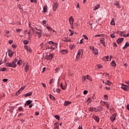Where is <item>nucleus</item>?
<instances>
[{
	"label": "nucleus",
	"instance_id": "32",
	"mask_svg": "<svg viewBox=\"0 0 129 129\" xmlns=\"http://www.w3.org/2000/svg\"><path fill=\"white\" fill-rule=\"evenodd\" d=\"M86 79H87L86 76L83 77L82 79V82H84V81H85V80H86Z\"/></svg>",
	"mask_w": 129,
	"mask_h": 129
},
{
	"label": "nucleus",
	"instance_id": "61",
	"mask_svg": "<svg viewBox=\"0 0 129 129\" xmlns=\"http://www.w3.org/2000/svg\"><path fill=\"white\" fill-rule=\"evenodd\" d=\"M97 67L98 68H99V69H100V68H101V67H102V66L100 65V64H98L97 65Z\"/></svg>",
	"mask_w": 129,
	"mask_h": 129
},
{
	"label": "nucleus",
	"instance_id": "39",
	"mask_svg": "<svg viewBox=\"0 0 129 129\" xmlns=\"http://www.w3.org/2000/svg\"><path fill=\"white\" fill-rule=\"evenodd\" d=\"M67 50H64V49H62L61 50V53H62V54H67Z\"/></svg>",
	"mask_w": 129,
	"mask_h": 129
},
{
	"label": "nucleus",
	"instance_id": "11",
	"mask_svg": "<svg viewBox=\"0 0 129 129\" xmlns=\"http://www.w3.org/2000/svg\"><path fill=\"white\" fill-rule=\"evenodd\" d=\"M123 40H124V39L123 38H118L116 40V42H117V44H120V43H121V42H122V41H123Z\"/></svg>",
	"mask_w": 129,
	"mask_h": 129
},
{
	"label": "nucleus",
	"instance_id": "21",
	"mask_svg": "<svg viewBox=\"0 0 129 129\" xmlns=\"http://www.w3.org/2000/svg\"><path fill=\"white\" fill-rule=\"evenodd\" d=\"M32 94H33V92H30L25 94L24 95L25 97H27L28 96H31V95H32Z\"/></svg>",
	"mask_w": 129,
	"mask_h": 129
},
{
	"label": "nucleus",
	"instance_id": "33",
	"mask_svg": "<svg viewBox=\"0 0 129 129\" xmlns=\"http://www.w3.org/2000/svg\"><path fill=\"white\" fill-rule=\"evenodd\" d=\"M12 63V68H15V67H17V64L13 62V61H12V63Z\"/></svg>",
	"mask_w": 129,
	"mask_h": 129
},
{
	"label": "nucleus",
	"instance_id": "29",
	"mask_svg": "<svg viewBox=\"0 0 129 129\" xmlns=\"http://www.w3.org/2000/svg\"><path fill=\"white\" fill-rule=\"evenodd\" d=\"M55 118H56V119H57L58 120H60L61 119V117H59V115H55L54 116Z\"/></svg>",
	"mask_w": 129,
	"mask_h": 129
},
{
	"label": "nucleus",
	"instance_id": "54",
	"mask_svg": "<svg viewBox=\"0 0 129 129\" xmlns=\"http://www.w3.org/2000/svg\"><path fill=\"white\" fill-rule=\"evenodd\" d=\"M25 87L23 86V87H22L19 90H20V91H22V90H24V89H25Z\"/></svg>",
	"mask_w": 129,
	"mask_h": 129
},
{
	"label": "nucleus",
	"instance_id": "28",
	"mask_svg": "<svg viewBox=\"0 0 129 129\" xmlns=\"http://www.w3.org/2000/svg\"><path fill=\"white\" fill-rule=\"evenodd\" d=\"M33 102V101L29 100H27L26 101V104L27 105H30V104H31V103H32Z\"/></svg>",
	"mask_w": 129,
	"mask_h": 129
},
{
	"label": "nucleus",
	"instance_id": "48",
	"mask_svg": "<svg viewBox=\"0 0 129 129\" xmlns=\"http://www.w3.org/2000/svg\"><path fill=\"white\" fill-rule=\"evenodd\" d=\"M18 65H21L22 64V60H19L17 62Z\"/></svg>",
	"mask_w": 129,
	"mask_h": 129
},
{
	"label": "nucleus",
	"instance_id": "43",
	"mask_svg": "<svg viewBox=\"0 0 129 129\" xmlns=\"http://www.w3.org/2000/svg\"><path fill=\"white\" fill-rule=\"evenodd\" d=\"M59 71H60V68H56V69H55L56 73H59Z\"/></svg>",
	"mask_w": 129,
	"mask_h": 129
},
{
	"label": "nucleus",
	"instance_id": "17",
	"mask_svg": "<svg viewBox=\"0 0 129 129\" xmlns=\"http://www.w3.org/2000/svg\"><path fill=\"white\" fill-rule=\"evenodd\" d=\"M111 82H110V81L107 80L105 81V84L106 85H108V86H110V85H111Z\"/></svg>",
	"mask_w": 129,
	"mask_h": 129
},
{
	"label": "nucleus",
	"instance_id": "60",
	"mask_svg": "<svg viewBox=\"0 0 129 129\" xmlns=\"http://www.w3.org/2000/svg\"><path fill=\"white\" fill-rule=\"evenodd\" d=\"M40 47H41V48L43 49V47H44V43H42L40 44Z\"/></svg>",
	"mask_w": 129,
	"mask_h": 129
},
{
	"label": "nucleus",
	"instance_id": "27",
	"mask_svg": "<svg viewBox=\"0 0 129 129\" xmlns=\"http://www.w3.org/2000/svg\"><path fill=\"white\" fill-rule=\"evenodd\" d=\"M100 7V5H97L96 6H95L93 9V11H96V10H98Z\"/></svg>",
	"mask_w": 129,
	"mask_h": 129
},
{
	"label": "nucleus",
	"instance_id": "31",
	"mask_svg": "<svg viewBox=\"0 0 129 129\" xmlns=\"http://www.w3.org/2000/svg\"><path fill=\"white\" fill-rule=\"evenodd\" d=\"M96 108H91V107H90V110L92 112H93V111H95H95H96Z\"/></svg>",
	"mask_w": 129,
	"mask_h": 129
},
{
	"label": "nucleus",
	"instance_id": "2",
	"mask_svg": "<svg viewBox=\"0 0 129 129\" xmlns=\"http://www.w3.org/2000/svg\"><path fill=\"white\" fill-rule=\"evenodd\" d=\"M53 57H54V54H50L49 55H46L45 56V59L46 60L51 61V60H52L53 59Z\"/></svg>",
	"mask_w": 129,
	"mask_h": 129
},
{
	"label": "nucleus",
	"instance_id": "18",
	"mask_svg": "<svg viewBox=\"0 0 129 129\" xmlns=\"http://www.w3.org/2000/svg\"><path fill=\"white\" fill-rule=\"evenodd\" d=\"M69 104H71V102L66 101L64 103V106H68V105H69Z\"/></svg>",
	"mask_w": 129,
	"mask_h": 129
},
{
	"label": "nucleus",
	"instance_id": "13",
	"mask_svg": "<svg viewBox=\"0 0 129 129\" xmlns=\"http://www.w3.org/2000/svg\"><path fill=\"white\" fill-rule=\"evenodd\" d=\"M128 87H129L128 86L124 85V87H121V88L125 90V91H127V90H128Z\"/></svg>",
	"mask_w": 129,
	"mask_h": 129
},
{
	"label": "nucleus",
	"instance_id": "40",
	"mask_svg": "<svg viewBox=\"0 0 129 129\" xmlns=\"http://www.w3.org/2000/svg\"><path fill=\"white\" fill-rule=\"evenodd\" d=\"M23 43L24 45H27L29 43V41L27 40H25L23 41Z\"/></svg>",
	"mask_w": 129,
	"mask_h": 129
},
{
	"label": "nucleus",
	"instance_id": "35",
	"mask_svg": "<svg viewBox=\"0 0 129 129\" xmlns=\"http://www.w3.org/2000/svg\"><path fill=\"white\" fill-rule=\"evenodd\" d=\"M49 98H50V99H51V100H55V97H54V96H53L52 95H49Z\"/></svg>",
	"mask_w": 129,
	"mask_h": 129
},
{
	"label": "nucleus",
	"instance_id": "47",
	"mask_svg": "<svg viewBox=\"0 0 129 129\" xmlns=\"http://www.w3.org/2000/svg\"><path fill=\"white\" fill-rule=\"evenodd\" d=\"M83 38L85 39V40H88V37H87V36H86V35H83Z\"/></svg>",
	"mask_w": 129,
	"mask_h": 129
},
{
	"label": "nucleus",
	"instance_id": "9",
	"mask_svg": "<svg viewBox=\"0 0 129 129\" xmlns=\"http://www.w3.org/2000/svg\"><path fill=\"white\" fill-rule=\"evenodd\" d=\"M35 33L37 34L38 39H40V38L42 37V35H43L42 31L41 32L35 31Z\"/></svg>",
	"mask_w": 129,
	"mask_h": 129
},
{
	"label": "nucleus",
	"instance_id": "51",
	"mask_svg": "<svg viewBox=\"0 0 129 129\" xmlns=\"http://www.w3.org/2000/svg\"><path fill=\"white\" fill-rule=\"evenodd\" d=\"M110 37L111 38H115V35H114V34H111L110 35Z\"/></svg>",
	"mask_w": 129,
	"mask_h": 129
},
{
	"label": "nucleus",
	"instance_id": "53",
	"mask_svg": "<svg viewBox=\"0 0 129 129\" xmlns=\"http://www.w3.org/2000/svg\"><path fill=\"white\" fill-rule=\"evenodd\" d=\"M113 47H117V44H116V42H113Z\"/></svg>",
	"mask_w": 129,
	"mask_h": 129
},
{
	"label": "nucleus",
	"instance_id": "46",
	"mask_svg": "<svg viewBox=\"0 0 129 129\" xmlns=\"http://www.w3.org/2000/svg\"><path fill=\"white\" fill-rule=\"evenodd\" d=\"M31 3H34V4H37V0H30Z\"/></svg>",
	"mask_w": 129,
	"mask_h": 129
},
{
	"label": "nucleus",
	"instance_id": "37",
	"mask_svg": "<svg viewBox=\"0 0 129 129\" xmlns=\"http://www.w3.org/2000/svg\"><path fill=\"white\" fill-rule=\"evenodd\" d=\"M21 91H22L19 89V90L16 92V93L15 94L16 96H18V94H20V93H21Z\"/></svg>",
	"mask_w": 129,
	"mask_h": 129
},
{
	"label": "nucleus",
	"instance_id": "3",
	"mask_svg": "<svg viewBox=\"0 0 129 129\" xmlns=\"http://www.w3.org/2000/svg\"><path fill=\"white\" fill-rule=\"evenodd\" d=\"M101 103L102 105H103V106L106 105V107H107V109H108L109 108V104H108V103L107 102L103 101V102H101Z\"/></svg>",
	"mask_w": 129,
	"mask_h": 129
},
{
	"label": "nucleus",
	"instance_id": "55",
	"mask_svg": "<svg viewBox=\"0 0 129 129\" xmlns=\"http://www.w3.org/2000/svg\"><path fill=\"white\" fill-rule=\"evenodd\" d=\"M8 79H3V82H8Z\"/></svg>",
	"mask_w": 129,
	"mask_h": 129
},
{
	"label": "nucleus",
	"instance_id": "59",
	"mask_svg": "<svg viewBox=\"0 0 129 129\" xmlns=\"http://www.w3.org/2000/svg\"><path fill=\"white\" fill-rule=\"evenodd\" d=\"M56 91L57 93H60V89H56Z\"/></svg>",
	"mask_w": 129,
	"mask_h": 129
},
{
	"label": "nucleus",
	"instance_id": "25",
	"mask_svg": "<svg viewBox=\"0 0 129 129\" xmlns=\"http://www.w3.org/2000/svg\"><path fill=\"white\" fill-rule=\"evenodd\" d=\"M110 25L112 26H115V22H114V19H112L110 22Z\"/></svg>",
	"mask_w": 129,
	"mask_h": 129
},
{
	"label": "nucleus",
	"instance_id": "16",
	"mask_svg": "<svg viewBox=\"0 0 129 129\" xmlns=\"http://www.w3.org/2000/svg\"><path fill=\"white\" fill-rule=\"evenodd\" d=\"M60 87L61 88V89H62V90H65V89H66V87H67V84H66V85L63 86V84L61 83L60 84Z\"/></svg>",
	"mask_w": 129,
	"mask_h": 129
},
{
	"label": "nucleus",
	"instance_id": "52",
	"mask_svg": "<svg viewBox=\"0 0 129 129\" xmlns=\"http://www.w3.org/2000/svg\"><path fill=\"white\" fill-rule=\"evenodd\" d=\"M87 93H88V91L87 90L84 91L83 94H87Z\"/></svg>",
	"mask_w": 129,
	"mask_h": 129
},
{
	"label": "nucleus",
	"instance_id": "22",
	"mask_svg": "<svg viewBox=\"0 0 129 129\" xmlns=\"http://www.w3.org/2000/svg\"><path fill=\"white\" fill-rule=\"evenodd\" d=\"M128 46H129L128 42L126 43L124 46L123 47V48H122L123 50H125V49H126V48H127V47H128Z\"/></svg>",
	"mask_w": 129,
	"mask_h": 129
},
{
	"label": "nucleus",
	"instance_id": "62",
	"mask_svg": "<svg viewBox=\"0 0 129 129\" xmlns=\"http://www.w3.org/2000/svg\"><path fill=\"white\" fill-rule=\"evenodd\" d=\"M39 114H40V113L38 111L35 112V115H39Z\"/></svg>",
	"mask_w": 129,
	"mask_h": 129
},
{
	"label": "nucleus",
	"instance_id": "14",
	"mask_svg": "<svg viewBox=\"0 0 129 129\" xmlns=\"http://www.w3.org/2000/svg\"><path fill=\"white\" fill-rule=\"evenodd\" d=\"M100 42L102 44V45L104 46V47H105V41H104V38H102L100 39Z\"/></svg>",
	"mask_w": 129,
	"mask_h": 129
},
{
	"label": "nucleus",
	"instance_id": "4",
	"mask_svg": "<svg viewBox=\"0 0 129 129\" xmlns=\"http://www.w3.org/2000/svg\"><path fill=\"white\" fill-rule=\"evenodd\" d=\"M29 67L30 65L29 64V63L27 62L24 68L25 72L27 73L28 71H29Z\"/></svg>",
	"mask_w": 129,
	"mask_h": 129
},
{
	"label": "nucleus",
	"instance_id": "36",
	"mask_svg": "<svg viewBox=\"0 0 129 129\" xmlns=\"http://www.w3.org/2000/svg\"><path fill=\"white\" fill-rule=\"evenodd\" d=\"M8 55L10 57H13V52L12 51H9Z\"/></svg>",
	"mask_w": 129,
	"mask_h": 129
},
{
	"label": "nucleus",
	"instance_id": "41",
	"mask_svg": "<svg viewBox=\"0 0 129 129\" xmlns=\"http://www.w3.org/2000/svg\"><path fill=\"white\" fill-rule=\"evenodd\" d=\"M46 28L47 29V30H48V31H52V30H53V29H52V28H51L50 26H47Z\"/></svg>",
	"mask_w": 129,
	"mask_h": 129
},
{
	"label": "nucleus",
	"instance_id": "8",
	"mask_svg": "<svg viewBox=\"0 0 129 129\" xmlns=\"http://www.w3.org/2000/svg\"><path fill=\"white\" fill-rule=\"evenodd\" d=\"M115 117H116V114L115 113V114H113L112 116H111V117H110L111 121L113 122V121H114V120H115Z\"/></svg>",
	"mask_w": 129,
	"mask_h": 129
},
{
	"label": "nucleus",
	"instance_id": "5",
	"mask_svg": "<svg viewBox=\"0 0 129 129\" xmlns=\"http://www.w3.org/2000/svg\"><path fill=\"white\" fill-rule=\"evenodd\" d=\"M24 48L27 51V52H29V53L32 52V49H31V47H30V46L28 45H25Z\"/></svg>",
	"mask_w": 129,
	"mask_h": 129
},
{
	"label": "nucleus",
	"instance_id": "15",
	"mask_svg": "<svg viewBox=\"0 0 129 129\" xmlns=\"http://www.w3.org/2000/svg\"><path fill=\"white\" fill-rule=\"evenodd\" d=\"M114 5L115 6H116L118 9H120V8H121V6H120V5H119V3L117 1L115 2Z\"/></svg>",
	"mask_w": 129,
	"mask_h": 129
},
{
	"label": "nucleus",
	"instance_id": "7",
	"mask_svg": "<svg viewBox=\"0 0 129 129\" xmlns=\"http://www.w3.org/2000/svg\"><path fill=\"white\" fill-rule=\"evenodd\" d=\"M48 43L49 44V45H52V46L54 47V48H55V47H57V43L53 41H49Z\"/></svg>",
	"mask_w": 129,
	"mask_h": 129
},
{
	"label": "nucleus",
	"instance_id": "26",
	"mask_svg": "<svg viewBox=\"0 0 129 129\" xmlns=\"http://www.w3.org/2000/svg\"><path fill=\"white\" fill-rule=\"evenodd\" d=\"M6 67H12L13 68V66H12V63L10 62H7L6 64Z\"/></svg>",
	"mask_w": 129,
	"mask_h": 129
},
{
	"label": "nucleus",
	"instance_id": "45",
	"mask_svg": "<svg viewBox=\"0 0 129 129\" xmlns=\"http://www.w3.org/2000/svg\"><path fill=\"white\" fill-rule=\"evenodd\" d=\"M123 37H124V38H126V37H129V33H128L127 34H123Z\"/></svg>",
	"mask_w": 129,
	"mask_h": 129
},
{
	"label": "nucleus",
	"instance_id": "50",
	"mask_svg": "<svg viewBox=\"0 0 129 129\" xmlns=\"http://www.w3.org/2000/svg\"><path fill=\"white\" fill-rule=\"evenodd\" d=\"M6 70H7V68H1V71H2V72L4 71H6Z\"/></svg>",
	"mask_w": 129,
	"mask_h": 129
},
{
	"label": "nucleus",
	"instance_id": "1",
	"mask_svg": "<svg viewBox=\"0 0 129 129\" xmlns=\"http://www.w3.org/2000/svg\"><path fill=\"white\" fill-rule=\"evenodd\" d=\"M80 55H83V49H79L76 56V60H79L80 59Z\"/></svg>",
	"mask_w": 129,
	"mask_h": 129
},
{
	"label": "nucleus",
	"instance_id": "57",
	"mask_svg": "<svg viewBox=\"0 0 129 129\" xmlns=\"http://www.w3.org/2000/svg\"><path fill=\"white\" fill-rule=\"evenodd\" d=\"M105 89H106V90H110V87H105Z\"/></svg>",
	"mask_w": 129,
	"mask_h": 129
},
{
	"label": "nucleus",
	"instance_id": "19",
	"mask_svg": "<svg viewBox=\"0 0 129 129\" xmlns=\"http://www.w3.org/2000/svg\"><path fill=\"white\" fill-rule=\"evenodd\" d=\"M93 54H94V55H96L98 54V50H97V49L95 48L93 50Z\"/></svg>",
	"mask_w": 129,
	"mask_h": 129
},
{
	"label": "nucleus",
	"instance_id": "56",
	"mask_svg": "<svg viewBox=\"0 0 129 129\" xmlns=\"http://www.w3.org/2000/svg\"><path fill=\"white\" fill-rule=\"evenodd\" d=\"M54 81V79H52L50 82H49V84H52V83H53V82Z\"/></svg>",
	"mask_w": 129,
	"mask_h": 129
},
{
	"label": "nucleus",
	"instance_id": "63",
	"mask_svg": "<svg viewBox=\"0 0 129 129\" xmlns=\"http://www.w3.org/2000/svg\"><path fill=\"white\" fill-rule=\"evenodd\" d=\"M90 48L91 49V50H92L93 51L95 48H94V47L93 46H90Z\"/></svg>",
	"mask_w": 129,
	"mask_h": 129
},
{
	"label": "nucleus",
	"instance_id": "20",
	"mask_svg": "<svg viewBox=\"0 0 129 129\" xmlns=\"http://www.w3.org/2000/svg\"><path fill=\"white\" fill-rule=\"evenodd\" d=\"M46 49H51L52 50H55V47H53V45L51 44L49 46H47V48H46Z\"/></svg>",
	"mask_w": 129,
	"mask_h": 129
},
{
	"label": "nucleus",
	"instance_id": "42",
	"mask_svg": "<svg viewBox=\"0 0 129 129\" xmlns=\"http://www.w3.org/2000/svg\"><path fill=\"white\" fill-rule=\"evenodd\" d=\"M70 22H74V20H73V17H71L69 20Z\"/></svg>",
	"mask_w": 129,
	"mask_h": 129
},
{
	"label": "nucleus",
	"instance_id": "49",
	"mask_svg": "<svg viewBox=\"0 0 129 129\" xmlns=\"http://www.w3.org/2000/svg\"><path fill=\"white\" fill-rule=\"evenodd\" d=\"M87 101H89V103H90V102H91V98L90 97H89V98L87 99Z\"/></svg>",
	"mask_w": 129,
	"mask_h": 129
},
{
	"label": "nucleus",
	"instance_id": "58",
	"mask_svg": "<svg viewBox=\"0 0 129 129\" xmlns=\"http://www.w3.org/2000/svg\"><path fill=\"white\" fill-rule=\"evenodd\" d=\"M21 31H22V29H17V33H20Z\"/></svg>",
	"mask_w": 129,
	"mask_h": 129
},
{
	"label": "nucleus",
	"instance_id": "30",
	"mask_svg": "<svg viewBox=\"0 0 129 129\" xmlns=\"http://www.w3.org/2000/svg\"><path fill=\"white\" fill-rule=\"evenodd\" d=\"M69 31L71 33V34L69 35V36H73V35L74 34V33H73V31H72V30H71V29H69Z\"/></svg>",
	"mask_w": 129,
	"mask_h": 129
},
{
	"label": "nucleus",
	"instance_id": "23",
	"mask_svg": "<svg viewBox=\"0 0 129 129\" xmlns=\"http://www.w3.org/2000/svg\"><path fill=\"white\" fill-rule=\"evenodd\" d=\"M111 64L112 66V67H115L116 66V63H115V61H114V60H113L111 62Z\"/></svg>",
	"mask_w": 129,
	"mask_h": 129
},
{
	"label": "nucleus",
	"instance_id": "24",
	"mask_svg": "<svg viewBox=\"0 0 129 129\" xmlns=\"http://www.w3.org/2000/svg\"><path fill=\"white\" fill-rule=\"evenodd\" d=\"M47 5H45L44 8H43V13H46L47 12Z\"/></svg>",
	"mask_w": 129,
	"mask_h": 129
},
{
	"label": "nucleus",
	"instance_id": "6",
	"mask_svg": "<svg viewBox=\"0 0 129 129\" xmlns=\"http://www.w3.org/2000/svg\"><path fill=\"white\" fill-rule=\"evenodd\" d=\"M103 107L100 106H98L97 108H96L95 112H99L100 111H101V110H103Z\"/></svg>",
	"mask_w": 129,
	"mask_h": 129
},
{
	"label": "nucleus",
	"instance_id": "38",
	"mask_svg": "<svg viewBox=\"0 0 129 129\" xmlns=\"http://www.w3.org/2000/svg\"><path fill=\"white\" fill-rule=\"evenodd\" d=\"M18 110H19V111H23V110H24V108H23V107L20 106L18 108Z\"/></svg>",
	"mask_w": 129,
	"mask_h": 129
},
{
	"label": "nucleus",
	"instance_id": "64",
	"mask_svg": "<svg viewBox=\"0 0 129 129\" xmlns=\"http://www.w3.org/2000/svg\"><path fill=\"white\" fill-rule=\"evenodd\" d=\"M13 42H14L12 40H11L9 41V44H13Z\"/></svg>",
	"mask_w": 129,
	"mask_h": 129
},
{
	"label": "nucleus",
	"instance_id": "44",
	"mask_svg": "<svg viewBox=\"0 0 129 129\" xmlns=\"http://www.w3.org/2000/svg\"><path fill=\"white\" fill-rule=\"evenodd\" d=\"M95 37H103V34H97L95 36Z\"/></svg>",
	"mask_w": 129,
	"mask_h": 129
},
{
	"label": "nucleus",
	"instance_id": "12",
	"mask_svg": "<svg viewBox=\"0 0 129 129\" xmlns=\"http://www.w3.org/2000/svg\"><path fill=\"white\" fill-rule=\"evenodd\" d=\"M57 8H58V4L57 3H55L52 7V9L54 12L57 10Z\"/></svg>",
	"mask_w": 129,
	"mask_h": 129
},
{
	"label": "nucleus",
	"instance_id": "10",
	"mask_svg": "<svg viewBox=\"0 0 129 129\" xmlns=\"http://www.w3.org/2000/svg\"><path fill=\"white\" fill-rule=\"evenodd\" d=\"M92 118H94V120L97 121V122H98L99 121V117L98 116L94 115L92 116Z\"/></svg>",
	"mask_w": 129,
	"mask_h": 129
},
{
	"label": "nucleus",
	"instance_id": "34",
	"mask_svg": "<svg viewBox=\"0 0 129 129\" xmlns=\"http://www.w3.org/2000/svg\"><path fill=\"white\" fill-rule=\"evenodd\" d=\"M87 79H88L89 81H92V79L89 76V75H87Z\"/></svg>",
	"mask_w": 129,
	"mask_h": 129
}]
</instances>
